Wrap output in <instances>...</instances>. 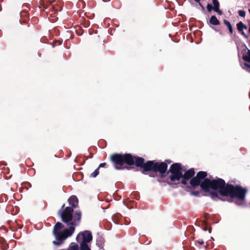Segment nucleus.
<instances>
[{
	"mask_svg": "<svg viewBox=\"0 0 250 250\" xmlns=\"http://www.w3.org/2000/svg\"><path fill=\"white\" fill-rule=\"evenodd\" d=\"M207 173L206 172H199L196 177L190 181V184L194 187L200 185L201 188L205 191L210 190L215 191L211 193L210 196L212 199L215 200L217 197V192L222 196H230L237 198L236 204L240 205L243 204L246 191L240 187H234L230 185L225 186V181L221 179L210 180L206 178Z\"/></svg>",
	"mask_w": 250,
	"mask_h": 250,
	"instance_id": "nucleus-1",
	"label": "nucleus"
},
{
	"mask_svg": "<svg viewBox=\"0 0 250 250\" xmlns=\"http://www.w3.org/2000/svg\"><path fill=\"white\" fill-rule=\"evenodd\" d=\"M73 208L68 207L63 211L60 210L59 214H60L62 221L67 224L69 229H65L62 230L63 228L62 224L58 222L54 228L53 234L57 240L60 242L54 241L53 243L55 245H59L62 243V241L65 240L67 237L71 236L75 231V227L77 223V220L79 221L81 219V213L76 211L75 215L77 219H75L72 217V212Z\"/></svg>",
	"mask_w": 250,
	"mask_h": 250,
	"instance_id": "nucleus-2",
	"label": "nucleus"
},
{
	"mask_svg": "<svg viewBox=\"0 0 250 250\" xmlns=\"http://www.w3.org/2000/svg\"><path fill=\"white\" fill-rule=\"evenodd\" d=\"M111 160L116 164L114 167L117 169H121V166L124 163H126L128 165H132L135 164L137 167H143L144 164V160L143 158L140 157L133 158L131 155L128 154L125 155L114 154L111 156Z\"/></svg>",
	"mask_w": 250,
	"mask_h": 250,
	"instance_id": "nucleus-3",
	"label": "nucleus"
},
{
	"mask_svg": "<svg viewBox=\"0 0 250 250\" xmlns=\"http://www.w3.org/2000/svg\"><path fill=\"white\" fill-rule=\"evenodd\" d=\"M182 168L181 165L178 163H175L172 165L170 167V171L171 175L170 176L171 181L173 182L178 181L180 178L183 177L182 183L183 184H186V180H188L192 177L194 174V171L193 169H190L187 171L183 176L181 171Z\"/></svg>",
	"mask_w": 250,
	"mask_h": 250,
	"instance_id": "nucleus-4",
	"label": "nucleus"
},
{
	"mask_svg": "<svg viewBox=\"0 0 250 250\" xmlns=\"http://www.w3.org/2000/svg\"><path fill=\"white\" fill-rule=\"evenodd\" d=\"M92 239V236L90 231L85 230L80 232L77 236L76 240L80 245V250H90L87 244Z\"/></svg>",
	"mask_w": 250,
	"mask_h": 250,
	"instance_id": "nucleus-5",
	"label": "nucleus"
},
{
	"mask_svg": "<svg viewBox=\"0 0 250 250\" xmlns=\"http://www.w3.org/2000/svg\"><path fill=\"white\" fill-rule=\"evenodd\" d=\"M167 169V164L164 162L161 163H155L154 171H159L161 174L166 172Z\"/></svg>",
	"mask_w": 250,
	"mask_h": 250,
	"instance_id": "nucleus-6",
	"label": "nucleus"
},
{
	"mask_svg": "<svg viewBox=\"0 0 250 250\" xmlns=\"http://www.w3.org/2000/svg\"><path fill=\"white\" fill-rule=\"evenodd\" d=\"M145 171L153 170L154 171L155 163L152 161H148L147 163L144 164L143 167Z\"/></svg>",
	"mask_w": 250,
	"mask_h": 250,
	"instance_id": "nucleus-7",
	"label": "nucleus"
},
{
	"mask_svg": "<svg viewBox=\"0 0 250 250\" xmlns=\"http://www.w3.org/2000/svg\"><path fill=\"white\" fill-rule=\"evenodd\" d=\"M69 205L72 206L73 208H75L78 203V200L76 196H72L68 199Z\"/></svg>",
	"mask_w": 250,
	"mask_h": 250,
	"instance_id": "nucleus-8",
	"label": "nucleus"
},
{
	"mask_svg": "<svg viewBox=\"0 0 250 250\" xmlns=\"http://www.w3.org/2000/svg\"><path fill=\"white\" fill-rule=\"evenodd\" d=\"M243 59L247 62L245 63V65L250 69V50H249L246 55L243 57Z\"/></svg>",
	"mask_w": 250,
	"mask_h": 250,
	"instance_id": "nucleus-9",
	"label": "nucleus"
},
{
	"mask_svg": "<svg viewBox=\"0 0 250 250\" xmlns=\"http://www.w3.org/2000/svg\"><path fill=\"white\" fill-rule=\"evenodd\" d=\"M238 30L242 32V34L246 38H248V36L245 34V33L243 32L244 29H247V27L244 25L242 22H239L237 24Z\"/></svg>",
	"mask_w": 250,
	"mask_h": 250,
	"instance_id": "nucleus-10",
	"label": "nucleus"
},
{
	"mask_svg": "<svg viewBox=\"0 0 250 250\" xmlns=\"http://www.w3.org/2000/svg\"><path fill=\"white\" fill-rule=\"evenodd\" d=\"M212 3L214 5V10L217 12L219 15H222V12L219 9V3L218 0H212Z\"/></svg>",
	"mask_w": 250,
	"mask_h": 250,
	"instance_id": "nucleus-11",
	"label": "nucleus"
},
{
	"mask_svg": "<svg viewBox=\"0 0 250 250\" xmlns=\"http://www.w3.org/2000/svg\"><path fill=\"white\" fill-rule=\"evenodd\" d=\"M210 23L213 25H218L219 24V21L214 16H212L210 19Z\"/></svg>",
	"mask_w": 250,
	"mask_h": 250,
	"instance_id": "nucleus-12",
	"label": "nucleus"
},
{
	"mask_svg": "<svg viewBox=\"0 0 250 250\" xmlns=\"http://www.w3.org/2000/svg\"><path fill=\"white\" fill-rule=\"evenodd\" d=\"M99 168H97L95 171L91 173V177H95L99 174Z\"/></svg>",
	"mask_w": 250,
	"mask_h": 250,
	"instance_id": "nucleus-13",
	"label": "nucleus"
},
{
	"mask_svg": "<svg viewBox=\"0 0 250 250\" xmlns=\"http://www.w3.org/2000/svg\"><path fill=\"white\" fill-rule=\"evenodd\" d=\"M239 15L242 17H245L246 13L243 10H239L238 11Z\"/></svg>",
	"mask_w": 250,
	"mask_h": 250,
	"instance_id": "nucleus-14",
	"label": "nucleus"
},
{
	"mask_svg": "<svg viewBox=\"0 0 250 250\" xmlns=\"http://www.w3.org/2000/svg\"><path fill=\"white\" fill-rule=\"evenodd\" d=\"M224 22L228 27V28H230V26H231L230 23L227 20H224Z\"/></svg>",
	"mask_w": 250,
	"mask_h": 250,
	"instance_id": "nucleus-15",
	"label": "nucleus"
},
{
	"mask_svg": "<svg viewBox=\"0 0 250 250\" xmlns=\"http://www.w3.org/2000/svg\"><path fill=\"white\" fill-rule=\"evenodd\" d=\"M207 8L208 12H210L212 9V7L210 4L208 3L207 6Z\"/></svg>",
	"mask_w": 250,
	"mask_h": 250,
	"instance_id": "nucleus-16",
	"label": "nucleus"
},
{
	"mask_svg": "<svg viewBox=\"0 0 250 250\" xmlns=\"http://www.w3.org/2000/svg\"><path fill=\"white\" fill-rule=\"evenodd\" d=\"M106 164L105 163H102L99 165V167L98 168L104 167L105 166Z\"/></svg>",
	"mask_w": 250,
	"mask_h": 250,
	"instance_id": "nucleus-17",
	"label": "nucleus"
},
{
	"mask_svg": "<svg viewBox=\"0 0 250 250\" xmlns=\"http://www.w3.org/2000/svg\"><path fill=\"white\" fill-rule=\"evenodd\" d=\"M197 243L200 245H202L204 244V241L202 240H199L197 241Z\"/></svg>",
	"mask_w": 250,
	"mask_h": 250,
	"instance_id": "nucleus-18",
	"label": "nucleus"
},
{
	"mask_svg": "<svg viewBox=\"0 0 250 250\" xmlns=\"http://www.w3.org/2000/svg\"><path fill=\"white\" fill-rule=\"evenodd\" d=\"M229 28V30L230 31V32L232 33V31H233L232 30V26H231L230 28Z\"/></svg>",
	"mask_w": 250,
	"mask_h": 250,
	"instance_id": "nucleus-19",
	"label": "nucleus"
},
{
	"mask_svg": "<svg viewBox=\"0 0 250 250\" xmlns=\"http://www.w3.org/2000/svg\"><path fill=\"white\" fill-rule=\"evenodd\" d=\"M199 5L201 7L202 9L203 10H205V8L201 4V3L199 2Z\"/></svg>",
	"mask_w": 250,
	"mask_h": 250,
	"instance_id": "nucleus-20",
	"label": "nucleus"
},
{
	"mask_svg": "<svg viewBox=\"0 0 250 250\" xmlns=\"http://www.w3.org/2000/svg\"><path fill=\"white\" fill-rule=\"evenodd\" d=\"M249 12L250 13V9H249ZM249 32H250V24H249Z\"/></svg>",
	"mask_w": 250,
	"mask_h": 250,
	"instance_id": "nucleus-21",
	"label": "nucleus"
},
{
	"mask_svg": "<svg viewBox=\"0 0 250 250\" xmlns=\"http://www.w3.org/2000/svg\"><path fill=\"white\" fill-rule=\"evenodd\" d=\"M204 230L205 231L207 230V228H204Z\"/></svg>",
	"mask_w": 250,
	"mask_h": 250,
	"instance_id": "nucleus-22",
	"label": "nucleus"
},
{
	"mask_svg": "<svg viewBox=\"0 0 250 250\" xmlns=\"http://www.w3.org/2000/svg\"><path fill=\"white\" fill-rule=\"evenodd\" d=\"M64 206H65V205H64V204H63V205H62V209L64 207Z\"/></svg>",
	"mask_w": 250,
	"mask_h": 250,
	"instance_id": "nucleus-23",
	"label": "nucleus"
}]
</instances>
